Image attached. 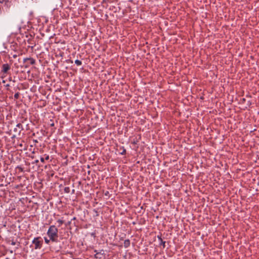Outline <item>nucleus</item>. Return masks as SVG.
<instances>
[{"instance_id": "nucleus-1", "label": "nucleus", "mask_w": 259, "mask_h": 259, "mask_svg": "<svg viewBox=\"0 0 259 259\" xmlns=\"http://www.w3.org/2000/svg\"><path fill=\"white\" fill-rule=\"evenodd\" d=\"M58 230L55 225L51 226L47 232V235L52 242H57L58 241Z\"/></svg>"}, {"instance_id": "nucleus-2", "label": "nucleus", "mask_w": 259, "mask_h": 259, "mask_svg": "<svg viewBox=\"0 0 259 259\" xmlns=\"http://www.w3.org/2000/svg\"><path fill=\"white\" fill-rule=\"evenodd\" d=\"M42 240L40 237H35L32 241V243L35 245L34 248L35 249H40L42 245Z\"/></svg>"}, {"instance_id": "nucleus-3", "label": "nucleus", "mask_w": 259, "mask_h": 259, "mask_svg": "<svg viewBox=\"0 0 259 259\" xmlns=\"http://www.w3.org/2000/svg\"><path fill=\"white\" fill-rule=\"evenodd\" d=\"M2 71L4 73H6L8 72V71L10 70V67L8 64H4L2 66Z\"/></svg>"}, {"instance_id": "nucleus-4", "label": "nucleus", "mask_w": 259, "mask_h": 259, "mask_svg": "<svg viewBox=\"0 0 259 259\" xmlns=\"http://www.w3.org/2000/svg\"><path fill=\"white\" fill-rule=\"evenodd\" d=\"M27 61H29L31 65H33L35 63V60L32 58H25L23 59V62L25 63Z\"/></svg>"}, {"instance_id": "nucleus-5", "label": "nucleus", "mask_w": 259, "mask_h": 259, "mask_svg": "<svg viewBox=\"0 0 259 259\" xmlns=\"http://www.w3.org/2000/svg\"><path fill=\"white\" fill-rule=\"evenodd\" d=\"M157 238H158L159 241L160 242V244L162 245L163 247L164 248L165 246V241H163L161 236L158 235Z\"/></svg>"}, {"instance_id": "nucleus-6", "label": "nucleus", "mask_w": 259, "mask_h": 259, "mask_svg": "<svg viewBox=\"0 0 259 259\" xmlns=\"http://www.w3.org/2000/svg\"><path fill=\"white\" fill-rule=\"evenodd\" d=\"M131 244L130 240L129 239H126L124 241V247L125 248H127L130 246Z\"/></svg>"}, {"instance_id": "nucleus-7", "label": "nucleus", "mask_w": 259, "mask_h": 259, "mask_svg": "<svg viewBox=\"0 0 259 259\" xmlns=\"http://www.w3.org/2000/svg\"><path fill=\"white\" fill-rule=\"evenodd\" d=\"M75 63L77 65V66H80L82 64V62L81 61L79 60H76L75 61Z\"/></svg>"}, {"instance_id": "nucleus-8", "label": "nucleus", "mask_w": 259, "mask_h": 259, "mask_svg": "<svg viewBox=\"0 0 259 259\" xmlns=\"http://www.w3.org/2000/svg\"><path fill=\"white\" fill-rule=\"evenodd\" d=\"M70 188L68 187H65L64 192L67 193H69L70 192Z\"/></svg>"}, {"instance_id": "nucleus-9", "label": "nucleus", "mask_w": 259, "mask_h": 259, "mask_svg": "<svg viewBox=\"0 0 259 259\" xmlns=\"http://www.w3.org/2000/svg\"><path fill=\"white\" fill-rule=\"evenodd\" d=\"M16 126L19 128H21L20 130L22 131L23 130V126H22V125L21 123H18L16 125Z\"/></svg>"}, {"instance_id": "nucleus-10", "label": "nucleus", "mask_w": 259, "mask_h": 259, "mask_svg": "<svg viewBox=\"0 0 259 259\" xmlns=\"http://www.w3.org/2000/svg\"><path fill=\"white\" fill-rule=\"evenodd\" d=\"M20 94L19 93L17 92L14 95V98L16 99H18L19 98Z\"/></svg>"}, {"instance_id": "nucleus-11", "label": "nucleus", "mask_w": 259, "mask_h": 259, "mask_svg": "<svg viewBox=\"0 0 259 259\" xmlns=\"http://www.w3.org/2000/svg\"><path fill=\"white\" fill-rule=\"evenodd\" d=\"M57 222L59 223V226H58L59 227L61 226L64 223V221L61 220H58L57 221Z\"/></svg>"}, {"instance_id": "nucleus-12", "label": "nucleus", "mask_w": 259, "mask_h": 259, "mask_svg": "<svg viewBox=\"0 0 259 259\" xmlns=\"http://www.w3.org/2000/svg\"><path fill=\"white\" fill-rule=\"evenodd\" d=\"M122 149H123V150L120 153V154H121V155H125L126 154V150H125V149L124 148V147H122Z\"/></svg>"}, {"instance_id": "nucleus-13", "label": "nucleus", "mask_w": 259, "mask_h": 259, "mask_svg": "<svg viewBox=\"0 0 259 259\" xmlns=\"http://www.w3.org/2000/svg\"><path fill=\"white\" fill-rule=\"evenodd\" d=\"M45 242L47 243V244H49L50 241V239H48L46 237H45Z\"/></svg>"}, {"instance_id": "nucleus-14", "label": "nucleus", "mask_w": 259, "mask_h": 259, "mask_svg": "<svg viewBox=\"0 0 259 259\" xmlns=\"http://www.w3.org/2000/svg\"><path fill=\"white\" fill-rule=\"evenodd\" d=\"M94 251H95V252H96V254L95 255V257L96 258H101L100 257H99V256H98V254H99V252H97V251L96 250H95Z\"/></svg>"}, {"instance_id": "nucleus-15", "label": "nucleus", "mask_w": 259, "mask_h": 259, "mask_svg": "<svg viewBox=\"0 0 259 259\" xmlns=\"http://www.w3.org/2000/svg\"><path fill=\"white\" fill-rule=\"evenodd\" d=\"M14 132H15L16 133H18L19 134H20L21 132V130H20L19 131H18V130L17 128H15L14 130Z\"/></svg>"}, {"instance_id": "nucleus-16", "label": "nucleus", "mask_w": 259, "mask_h": 259, "mask_svg": "<svg viewBox=\"0 0 259 259\" xmlns=\"http://www.w3.org/2000/svg\"><path fill=\"white\" fill-rule=\"evenodd\" d=\"M17 168L19 169L20 171H23V169L21 166H17Z\"/></svg>"}, {"instance_id": "nucleus-17", "label": "nucleus", "mask_w": 259, "mask_h": 259, "mask_svg": "<svg viewBox=\"0 0 259 259\" xmlns=\"http://www.w3.org/2000/svg\"><path fill=\"white\" fill-rule=\"evenodd\" d=\"M40 160V161L42 162H44V161H45V158L44 157H41Z\"/></svg>"}, {"instance_id": "nucleus-18", "label": "nucleus", "mask_w": 259, "mask_h": 259, "mask_svg": "<svg viewBox=\"0 0 259 259\" xmlns=\"http://www.w3.org/2000/svg\"><path fill=\"white\" fill-rule=\"evenodd\" d=\"M45 158V160H49V155H46V157L44 158Z\"/></svg>"}, {"instance_id": "nucleus-19", "label": "nucleus", "mask_w": 259, "mask_h": 259, "mask_svg": "<svg viewBox=\"0 0 259 259\" xmlns=\"http://www.w3.org/2000/svg\"><path fill=\"white\" fill-rule=\"evenodd\" d=\"M38 162H39L38 160V159H37V160H35L34 161V162H33V163H35V164H37L38 163Z\"/></svg>"}, {"instance_id": "nucleus-20", "label": "nucleus", "mask_w": 259, "mask_h": 259, "mask_svg": "<svg viewBox=\"0 0 259 259\" xmlns=\"http://www.w3.org/2000/svg\"><path fill=\"white\" fill-rule=\"evenodd\" d=\"M11 244L12 245H15L16 244V242L14 241H12V243H11Z\"/></svg>"}, {"instance_id": "nucleus-21", "label": "nucleus", "mask_w": 259, "mask_h": 259, "mask_svg": "<svg viewBox=\"0 0 259 259\" xmlns=\"http://www.w3.org/2000/svg\"><path fill=\"white\" fill-rule=\"evenodd\" d=\"M19 146L21 147H23V143H20Z\"/></svg>"}, {"instance_id": "nucleus-22", "label": "nucleus", "mask_w": 259, "mask_h": 259, "mask_svg": "<svg viewBox=\"0 0 259 259\" xmlns=\"http://www.w3.org/2000/svg\"><path fill=\"white\" fill-rule=\"evenodd\" d=\"M15 137H16V136H15V135H13V137H12V138H15Z\"/></svg>"}, {"instance_id": "nucleus-23", "label": "nucleus", "mask_w": 259, "mask_h": 259, "mask_svg": "<svg viewBox=\"0 0 259 259\" xmlns=\"http://www.w3.org/2000/svg\"><path fill=\"white\" fill-rule=\"evenodd\" d=\"M242 101H245V99L244 98L242 99Z\"/></svg>"}, {"instance_id": "nucleus-24", "label": "nucleus", "mask_w": 259, "mask_h": 259, "mask_svg": "<svg viewBox=\"0 0 259 259\" xmlns=\"http://www.w3.org/2000/svg\"><path fill=\"white\" fill-rule=\"evenodd\" d=\"M3 82L5 83V80H3Z\"/></svg>"}]
</instances>
